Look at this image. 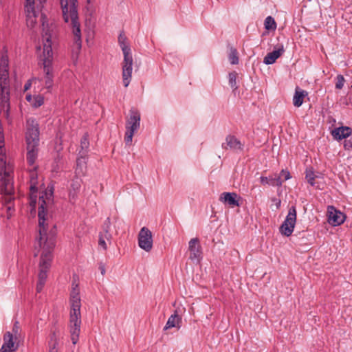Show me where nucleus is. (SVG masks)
Returning <instances> with one entry per match:
<instances>
[{"mask_svg":"<svg viewBox=\"0 0 352 352\" xmlns=\"http://www.w3.org/2000/svg\"><path fill=\"white\" fill-rule=\"evenodd\" d=\"M41 204L38 207V217H39L40 238L38 244L42 248V254L39 262V273L38 275V283L36 291L41 292L45 283L47 272L51 267L53 258L52 252L55 247L56 236L57 233L56 226L52 217L46 213L45 205V201L43 197L39 198Z\"/></svg>","mask_w":352,"mask_h":352,"instance_id":"obj_1","label":"nucleus"},{"mask_svg":"<svg viewBox=\"0 0 352 352\" xmlns=\"http://www.w3.org/2000/svg\"><path fill=\"white\" fill-rule=\"evenodd\" d=\"M3 148L4 134L0 133V193L4 195L3 207L6 210V217L9 219L14 211V205L12 204L14 187L12 166L10 164H6Z\"/></svg>","mask_w":352,"mask_h":352,"instance_id":"obj_2","label":"nucleus"},{"mask_svg":"<svg viewBox=\"0 0 352 352\" xmlns=\"http://www.w3.org/2000/svg\"><path fill=\"white\" fill-rule=\"evenodd\" d=\"M64 21L70 23L74 36V47L79 52L82 47V34L78 13V0H60Z\"/></svg>","mask_w":352,"mask_h":352,"instance_id":"obj_3","label":"nucleus"},{"mask_svg":"<svg viewBox=\"0 0 352 352\" xmlns=\"http://www.w3.org/2000/svg\"><path fill=\"white\" fill-rule=\"evenodd\" d=\"M77 287L78 285H76V287L72 289L70 294L71 310L69 314V330L73 344H76L78 341L81 325V303L79 290Z\"/></svg>","mask_w":352,"mask_h":352,"instance_id":"obj_4","label":"nucleus"},{"mask_svg":"<svg viewBox=\"0 0 352 352\" xmlns=\"http://www.w3.org/2000/svg\"><path fill=\"white\" fill-rule=\"evenodd\" d=\"M8 58L2 55L0 64V114L8 118L10 109V86L8 74Z\"/></svg>","mask_w":352,"mask_h":352,"instance_id":"obj_5","label":"nucleus"},{"mask_svg":"<svg viewBox=\"0 0 352 352\" xmlns=\"http://www.w3.org/2000/svg\"><path fill=\"white\" fill-rule=\"evenodd\" d=\"M43 72L45 86L50 89L53 86L52 41L46 34L43 36Z\"/></svg>","mask_w":352,"mask_h":352,"instance_id":"obj_6","label":"nucleus"},{"mask_svg":"<svg viewBox=\"0 0 352 352\" xmlns=\"http://www.w3.org/2000/svg\"><path fill=\"white\" fill-rule=\"evenodd\" d=\"M140 126V112L132 108L129 111V116L126 121V133L124 137V142L126 144H131L133 140V136L136 131Z\"/></svg>","mask_w":352,"mask_h":352,"instance_id":"obj_7","label":"nucleus"},{"mask_svg":"<svg viewBox=\"0 0 352 352\" xmlns=\"http://www.w3.org/2000/svg\"><path fill=\"white\" fill-rule=\"evenodd\" d=\"M297 212L294 206L289 208L288 214L280 227V232L282 234L289 236L294 229L296 222Z\"/></svg>","mask_w":352,"mask_h":352,"instance_id":"obj_8","label":"nucleus"},{"mask_svg":"<svg viewBox=\"0 0 352 352\" xmlns=\"http://www.w3.org/2000/svg\"><path fill=\"white\" fill-rule=\"evenodd\" d=\"M26 143L39 144L38 124L34 118L27 120Z\"/></svg>","mask_w":352,"mask_h":352,"instance_id":"obj_9","label":"nucleus"},{"mask_svg":"<svg viewBox=\"0 0 352 352\" xmlns=\"http://www.w3.org/2000/svg\"><path fill=\"white\" fill-rule=\"evenodd\" d=\"M133 59L132 56V54H124V59L122 63V79L124 86L125 87H128L131 79L132 71H133Z\"/></svg>","mask_w":352,"mask_h":352,"instance_id":"obj_10","label":"nucleus"},{"mask_svg":"<svg viewBox=\"0 0 352 352\" xmlns=\"http://www.w3.org/2000/svg\"><path fill=\"white\" fill-rule=\"evenodd\" d=\"M138 245L146 252H150L153 248L152 232L146 227H143L138 234Z\"/></svg>","mask_w":352,"mask_h":352,"instance_id":"obj_11","label":"nucleus"},{"mask_svg":"<svg viewBox=\"0 0 352 352\" xmlns=\"http://www.w3.org/2000/svg\"><path fill=\"white\" fill-rule=\"evenodd\" d=\"M111 227V221L109 218H107V219L104 221L102 225V232L99 233L98 236V245L101 247L104 250H107V245L105 240L108 241H111L112 235L109 232Z\"/></svg>","mask_w":352,"mask_h":352,"instance_id":"obj_12","label":"nucleus"},{"mask_svg":"<svg viewBox=\"0 0 352 352\" xmlns=\"http://www.w3.org/2000/svg\"><path fill=\"white\" fill-rule=\"evenodd\" d=\"M328 222L333 226H340L344 223L346 216L344 213L336 209L333 206H328Z\"/></svg>","mask_w":352,"mask_h":352,"instance_id":"obj_13","label":"nucleus"},{"mask_svg":"<svg viewBox=\"0 0 352 352\" xmlns=\"http://www.w3.org/2000/svg\"><path fill=\"white\" fill-rule=\"evenodd\" d=\"M188 250L190 252V259L199 261L202 258V249L198 238H193L188 243Z\"/></svg>","mask_w":352,"mask_h":352,"instance_id":"obj_14","label":"nucleus"},{"mask_svg":"<svg viewBox=\"0 0 352 352\" xmlns=\"http://www.w3.org/2000/svg\"><path fill=\"white\" fill-rule=\"evenodd\" d=\"M25 12L27 17V25L28 27H34L36 24V19L37 17L38 12L35 10L34 4L35 0H25Z\"/></svg>","mask_w":352,"mask_h":352,"instance_id":"obj_15","label":"nucleus"},{"mask_svg":"<svg viewBox=\"0 0 352 352\" xmlns=\"http://www.w3.org/2000/svg\"><path fill=\"white\" fill-rule=\"evenodd\" d=\"M241 197L236 192H224L220 195L219 201L232 208L239 206Z\"/></svg>","mask_w":352,"mask_h":352,"instance_id":"obj_16","label":"nucleus"},{"mask_svg":"<svg viewBox=\"0 0 352 352\" xmlns=\"http://www.w3.org/2000/svg\"><path fill=\"white\" fill-rule=\"evenodd\" d=\"M223 149H231L235 152L242 151L243 144L234 135H228L226 138V143L221 145Z\"/></svg>","mask_w":352,"mask_h":352,"instance_id":"obj_17","label":"nucleus"},{"mask_svg":"<svg viewBox=\"0 0 352 352\" xmlns=\"http://www.w3.org/2000/svg\"><path fill=\"white\" fill-rule=\"evenodd\" d=\"M285 49L283 44L274 46V50L269 52L264 58L263 63L266 65H272L284 53Z\"/></svg>","mask_w":352,"mask_h":352,"instance_id":"obj_18","label":"nucleus"},{"mask_svg":"<svg viewBox=\"0 0 352 352\" xmlns=\"http://www.w3.org/2000/svg\"><path fill=\"white\" fill-rule=\"evenodd\" d=\"M18 344L14 341L12 333L10 331L6 332L3 336V344L0 350L6 352H15L18 349Z\"/></svg>","mask_w":352,"mask_h":352,"instance_id":"obj_19","label":"nucleus"},{"mask_svg":"<svg viewBox=\"0 0 352 352\" xmlns=\"http://www.w3.org/2000/svg\"><path fill=\"white\" fill-rule=\"evenodd\" d=\"M38 145L27 144V162L30 167L37 166L35 165L36 160L38 157Z\"/></svg>","mask_w":352,"mask_h":352,"instance_id":"obj_20","label":"nucleus"},{"mask_svg":"<svg viewBox=\"0 0 352 352\" xmlns=\"http://www.w3.org/2000/svg\"><path fill=\"white\" fill-rule=\"evenodd\" d=\"M182 316L179 315L178 311L175 310L174 314H172L168 319L166 325L164 327V331H166L170 328L175 327L179 329L182 327Z\"/></svg>","mask_w":352,"mask_h":352,"instance_id":"obj_21","label":"nucleus"},{"mask_svg":"<svg viewBox=\"0 0 352 352\" xmlns=\"http://www.w3.org/2000/svg\"><path fill=\"white\" fill-rule=\"evenodd\" d=\"M352 133L351 128L349 126H340L334 129L332 132V136L338 140L346 139Z\"/></svg>","mask_w":352,"mask_h":352,"instance_id":"obj_22","label":"nucleus"},{"mask_svg":"<svg viewBox=\"0 0 352 352\" xmlns=\"http://www.w3.org/2000/svg\"><path fill=\"white\" fill-rule=\"evenodd\" d=\"M37 166L29 168V177H30V190L31 192V198L32 199L33 194L37 192L38 185V174L36 172Z\"/></svg>","mask_w":352,"mask_h":352,"instance_id":"obj_23","label":"nucleus"},{"mask_svg":"<svg viewBox=\"0 0 352 352\" xmlns=\"http://www.w3.org/2000/svg\"><path fill=\"white\" fill-rule=\"evenodd\" d=\"M261 183L263 185H270L273 186H281L283 182V180L280 179V176H278V175H270L269 177H260Z\"/></svg>","mask_w":352,"mask_h":352,"instance_id":"obj_24","label":"nucleus"},{"mask_svg":"<svg viewBox=\"0 0 352 352\" xmlns=\"http://www.w3.org/2000/svg\"><path fill=\"white\" fill-rule=\"evenodd\" d=\"M306 96H307V92L306 91L302 90L299 87H296L293 98L294 105L296 107H300L303 102V99Z\"/></svg>","mask_w":352,"mask_h":352,"instance_id":"obj_25","label":"nucleus"},{"mask_svg":"<svg viewBox=\"0 0 352 352\" xmlns=\"http://www.w3.org/2000/svg\"><path fill=\"white\" fill-rule=\"evenodd\" d=\"M81 184V178L76 175V176L72 179L70 185V197H72V199H74L77 193L80 191Z\"/></svg>","mask_w":352,"mask_h":352,"instance_id":"obj_26","label":"nucleus"},{"mask_svg":"<svg viewBox=\"0 0 352 352\" xmlns=\"http://www.w3.org/2000/svg\"><path fill=\"white\" fill-rule=\"evenodd\" d=\"M80 157L76 160V168L75 173L77 175H84L85 169L86 168V155L80 154Z\"/></svg>","mask_w":352,"mask_h":352,"instance_id":"obj_27","label":"nucleus"},{"mask_svg":"<svg viewBox=\"0 0 352 352\" xmlns=\"http://www.w3.org/2000/svg\"><path fill=\"white\" fill-rule=\"evenodd\" d=\"M118 43L124 54L131 53V48L127 43V38L123 33H120L118 36Z\"/></svg>","mask_w":352,"mask_h":352,"instance_id":"obj_28","label":"nucleus"},{"mask_svg":"<svg viewBox=\"0 0 352 352\" xmlns=\"http://www.w3.org/2000/svg\"><path fill=\"white\" fill-rule=\"evenodd\" d=\"M60 331L58 328H54L51 330L50 334V340L48 342V346H58L59 341Z\"/></svg>","mask_w":352,"mask_h":352,"instance_id":"obj_29","label":"nucleus"},{"mask_svg":"<svg viewBox=\"0 0 352 352\" xmlns=\"http://www.w3.org/2000/svg\"><path fill=\"white\" fill-rule=\"evenodd\" d=\"M89 146V142L88 140V135L85 134L80 140V148L81 150L79 152V154L86 155L87 153V149Z\"/></svg>","mask_w":352,"mask_h":352,"instance_id":"obj_30","label":"nucleus"},{"mask_svg":"<svg viewBox=\"0 0 352 352\" xmlns=\"http://www.w3.org/2000/svg\"><path fill=\"white\" fill-rule=\"evenodd\" d=\"M265 28L267 30H275L276 28V23L273 17L269 16L266 17L264 23Z\"/></svg>","mask_w":352,"mask_h":352,"instance_id":"obj_31","label":"nucleus"},{"mask_svg":"<svg viewBox=\"0 0 352 352\" xmlns=\"http://www.w3.org/2000/svg\"><path fill=\"white\" fill-rule=\"evenodd\" d=\"M236 76L237 74L236 72H232L229 73L228 79H229V85L234 89H237L238 86L236 85Z\"/></svg>","mask_w":352,"mask_h":352,"instance_id":"obj_32","label":"nucleus"},{"mask_svg":"<svg viewBox=\"0 0 352 352\" xmlns=\"http://www.w3.org/2000/svg\"><path fill=\"white\" fill-rule=\"evenodd\" d=\"M345 83V79L344 76L341 74H339L336 78L335 87L337 89H341L343 88L344 85Z\"/></svg>","mask_w":352,"mask_h":352,"instance_id":"obj_33","label":"nucleus"},{"mask_svg":"<svg viewBox=\"0 0 352 352\" xmlns=\"http://www.w3.org/2000/svg\"><path fill=\"white\" fill-rule=\"evenodd\" d=\"M238 53L236 49H232L231 52L229 54V60L232 65L238 64L239 63V58H238Z\"/></svg>","mask_w":352,"mask_h":352,"instance_id":"obj_34","label":"nucleus"},{"mask_svg":"<svg viewBox=\"0 0 352 352\" xmlns=\"http://www.w3.org/2000/svg\"><path fill=\"white\" fill-rule=\"evenodd\" d=\"M43 104V98L41 96H36V97H34V101L32 103V104L34 107H41Z\"/></svg>","mask_w":352,"mask_h":352,"instance_id":"obj_35","label":"nucleus"},{"mask_svg":"<svg viewBox=\"0 0 352 352\" xmlns=\"http://www.w3.org/2000/svg\"><path fill=\"white\" fill-rule=\"evenodd\" d=\"M306 179L307 180V182L311 184V185H314V174L313 172L311 171H309V172H307L306 173Z\"/></svg>","mask_w":352,"mask_h":352,"instance_id":"obj_36","label":"nucleus"},{"mask_svg":"<svg viewBox=\"0 0 352 352\" xmlns=\"http://www.w3.org/2000/svg\"><path fill=\"white\" fill-rule=\"evenodd\" d=\"M278 176H280V178L283 177L285 181L291 178L289 172L286 170H282Z\"/></svg>","mask_w":352,"mask_h":352,"instance_id":"obj_37","label":"nucleus"},{"mask_svg":"<svg viewBox=\"0 0 352 352\" xmlns=\"http://www.w3.org/2000/svg\"><path fill=\"white\" fill-rule=\"evenodd\" d=\"M344 148L345 150L352 149V140H345L344 142Z\"/></svg>","mask_w":352,"mask_h":352,"instance_id":"obj_38","label":"nucleus"},{"mask_svg":"<svg viewBox=\"0 0 352 352\" xmlns=\"http://www.w3.org/2000/svg\"><path fill=\"white\" fill-rule=\"evenodd\" d=\"M99 270H100L102 275H104L106 272L104 265L100 263L99 265Z\"/></svg>","mask_w":352,"mask_h":352,"instance_id":"obj_39","label":"nucleus"},{"mask_svg":"<svg viewBox=\"0 0 352 352\" xmlns=\"http://www.w3.org/2000/svg\"><path fill=\"white\" fill-rule=\"evenodd\" d=\"M12 331L15 335H16L18 333V332H19L18 322H16L15 324H14Z\"/></svg>","mask_w":352,"mask_h":352,"instance_id":"obj_40","label":"nucleus"},{"mask_svg":"<svg viewBox=\"0 0 352 352\" xmlns=\"http://www.w3.org/2000/svg\"><path fill=\"white\" fill-rule=\"evenodd\" d=\"M31 85H32V83H31V80H28V81L25 84V85H24V90H25V91L28 90V89L30 88Z\"/></svg>","mask_w":352,"mask_h":352,"instance_id":"obj_41","label":"nucleus"},{"mask_svg":"<svg viewBox=\"0 0 352 352\" xmlns=\"http://www.w3.org/2000/svg\"><path fill=\"white\" fill-rule=\"evenodd\" d=\"M49 346V352H58L57 346Z\"/></svg>","mask_w":352,"mask_h":352,"instance_id":"obj_42","label":"nucleus"},{"mask_svg":"<svg viewBox=\"0 0 352 352\" xmlns=\"http://www.w3.org/2000/svg\"><path fill=\"white\" fill-rule=\"evenodd\" d=\"M25 98L28 102L31 103H32L34 101V98H32L31 95H27Z\"/></svg>","mask_w":352,"mask_h":352,"instance_id":"obj_43","label":"nucleus"},{"mask_svg":"<svg viewBox=\"0 0 352 352\" xmlns=\"http://www.w3.org/2000/svg\"><path fill=\"white\" fill-rule=\"evenodd\" d=\"M38 233L40 234V232H39V231H38ZM39 238H40V235L38 236V238H36V245H38V247H39V248H40V250H38V252H37V253L38 254V252H40V251H41V254H42V250H42V248H41V247H40V245H39V244H38Z\"/></svg>","mask_w":352,"mask_h":352,"instance_id":"obj_44","label":"nucleus"},{"mask_svg":"<svg viewBox=\"0 0 352 352\" xmlns=\"http://www.w3.org/2000/svg\"><path fill=\"white\" fill-rule=\"evenodd\" d=\"M280 204H281V201L280 200H278L277 203H276V208H278L280 206Z\"/></svg>","mask_w":352,"mask_h":352,"instance_id":"obj_45","label":"nucleus"},{"mask_svg":"<svg viewBox=\"0 0 352 352\" xmlns=\"http://www.w3.org/2000/svg\"><path fill=\"white\" fill-rule=\"evenodd\" d=\"M37 255H38V253H36V252H35V253H34V256H37Z\"/></svg>","mask_w":352,"mask_h":352,"instance_id":"obj_46","label":"nucleus"},{"mask_svg":"<svg viewBox=\"0 0 352 352\" xmlns=\"http://www.w3.org/2000/svg\"><path fill=\"white\" fill-rule=\"evenodd\" d=\"M351 89H352V85H351Z\"/></svg>","mask_w":352,"mask_h":352,"instance_id":"obj_47","label":"nucleus"}]
</instances>
